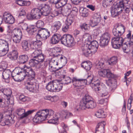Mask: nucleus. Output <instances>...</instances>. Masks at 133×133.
<instances>
[{"label":"nucleus","instance_id":"nucleus-59","mask_svg":"<svg viewBox=\"0 0 133 133\" xmlns=\"http://www.w3.org/2000/svg\"><path fill=\"white\" fill-rule=\"evenodd\" d=\"M121 35H122L125 32V28L124 26L123 25L118 26L116 27Z\"/></svg>","mask_w":133,"mask_h":133},{"label":"nucleus","instance_id":"nucleus-8","mask_svg":"<svg viewBox=\"0 0 133 133\" xmlns=\"http://www.w3.org/2000/svg\"><path fill=\"white\" fill-rule=\"evenodd\" d=\"M41 15L40 10L38 8H35L31 10L30 14H28L26 17L29 19H38L40 18Z\"/></svg>","mask_w":133,"mask_h":133},{"label":"nucleus","instance_id":"nucleus-58","mask_svg":"<svg viewBox=\"0 0 133 133\" xmlns=\"http://www.w3.org/2000/svg\"><path fill=\"white\" fill-rule=\"evenodd\" d=\"M129 43H128V44ZM132 45H131V46H130L129 44L128 45L126 43H124L123 44H122L121 46L124 52H125L127 53V52L126 51V50H128V47H132Z\"/></svg>","mask_w":133,"mask_h":133},{"label":"nucleus","instance_id":"nucleus-7","mask_svg":"<svg viewBox=\"0 0 133 133\" xmlns=\"http://www.w3.org/2000/svg\"><path fill=\"white\" fill-rule=\"evenodd\" d=\"M23 69L20 68H16L12 72L11 76L14 80L18 81L21 79H24L25 73L23 72Z\"/></svg>","mask_w":133,"mask_h":133},{"label":"nucleus","instance_id":"nucleus-27","mask_svg":"<svg viewBox=\"0 0 133 133\" xmlns=\"http://www.w3.org/2000/svg\"><path fill=\"white\" fill-rule=\"evenodd\" d=\"M106 83L110 87L112 90H115L117 87V85L114 83V79H108L106 81Z\"/></svg>","mask_w":133,"mask_h":133},{"label":"nucleus","instance_id":"nucleus-28","mask_svg":"<svg viewBox=\"0 0 133 133\" xmlns=\"http://www.w3.org/2000/svg\"><path fill=\"white\" fill-rule=\"evenodd\" d=\"M40 10L41 15L45 16L48 15L50 12V8L48 5L43 7Z\"/></svg>","mask_w":133,"mask_h":133},{"label":"nucleus","instance_id":"nucleus-17","mask_svg":"<svg viewBox=\"0 0 133 133\" xmlns=\"http://www.w3.org/2000/svg\"><path fill=\"white\" fill-rule=\"evenodd\" d=\"M0 48V56H3L6 55L9 51V44L8 42L5 40Z\"/></svg>","mask_w":133,"mask_h":133},{"label":"nucleus","instance_id":"nucleus-60","mask_svg":"<svg viewBox=\"0 0 133 133\" xmlns=\"http://www.w3.org/2000/svg\"><path fill=\"white\" fill-rule=\"evenodd\" d=\"M19 99L21 101L25 102L28 100V98L27 97L25 96L24 95L22 94L19 95Z\"/></svg>","mask_w":133,"mask_h":133},{"label":"nucleus","instance_id":"nucleus-54","mask_svg":"<svg viewBox=\"0 0 133 133\" xmlns=\"http://www.w3.org/2000/svg\"><path fill=\"white\" fill-rule=\"evenodd\" d=\"M110 36V33L108 32H107L104 33L101 37L109 41Z\"/></svg>","mask_w":133,"mask_h":133},{"label":"nucleus","instance_id":"nucleus-34","mask_svg":"<svg viewBox=\"0 0 133 133\" xmlns=\"http://www.w3.org/2000/svg\"><path fill=\"white\" fill-rule=\"evenodd\" d=\"M59 62L61 63L63 65H65L67 62V59L65 57L62 55H59L57 58Z\"/></svg>","mask_w":133,"mask_h":133},{"label":"nucleus","instance_id":"nucleus-44","mask_svg":"<svg viewBox=\"0 0 133 133\" xmlns=\"http://www.w3.org/2000/svg\"><path fill=\"white\" fill-rule=\"evenodd\" d=\"M105 67L104 62L102 60L98 61V63L96 65V68L97 69L101 70L103 69Z\"/></svg>","mask_w":133,"mask_h":133},{"label":"nucleus","instance_id":"nucleus-55","mask_svg":"<svg viewBox=\"0 0 133 133\" xmlns=\"http://www.w3.org/2000/svg\"><path fill=\"white\" fill-rule=\"evenodd\" d=\"M117 28H114L113 29L112 33L115 37L121 36V35Z\"/></svg>","mask_w":133,"mask_h":133},{"label":"nucleus","instance_id":"nucleus-56","mask_svg":"<svg viewBox=\"0 0 133 133\" xmlns=\"http://www.w3.org/2000/svg\"><path fill=\"white\" fill-rule=\"evenodd\" d=\"M14 35L22 37V35L21 29H15L14 30Z\"/></svg>","mask_w":133,"mask_h":133},{"label":"nucleus","instance_id":"nucleus-21","mask_svg":"<svg viewBox=\"0 0 133 133\" xmlns=\"http://www.w3.org/2000/svg\"><path fill=\"white\" fill-rule=\"evenodd\" d=\"M61 51L62 50L60 48L58 47H54L51 49L50 55L57 59L58 58L59 55H61V54H59Z\"/></svg>","mask_w":133,"mask_h":133},{"label":"nucleus","instance_id":"nucleus-41","mask_svg":"<svg viewBox=\"0 0 133 133\" xmlns=\"http://www.w3.org/2000/svg\"><path fill=\"white\" fill-rule=\"evenodd\" d=\"M81 15L84 17H87L89 14L88 10L86 8H82L80 10Z\"/></svg>","mask_w":133,"mask_h":133},{"label":"nucleus","instance_id":"nucleus-64","mask_svg":"<svg viewBox=\"0 0 133 133\" xmlns=\"http://www.w3.org/2000/svg\"><path fill=\"white\" fill-rule=\"evenodd\" d=\"M33 26H31L29 27L28 29V32L31 35L34 34V30H33Z\"/></svg>","mask_w":133,"mask_h":133},{"label":"nucleus","instance_id":"nucleus-9","mask_svg":"<svg viewBox=\"0 0 133 133\" xmlns=\"http://www.w3.org/2000/svg\"><path fill=\"white\" fill-rule=\"evenodd\" d=\"M35 79H33L27 82L28 85V89L32 92H37L39 91V84L35 83Z\"/></svg>","mask_w":133,"mask_h":133},{"label":"nucleus","instance_id":"nucleus-48","mask_svg":"<svg viewBox=\"0 0 133 133\" xmlns=\"http://www.w3.org/2000/svg\"><path fill=\"white\" fill-rule=\"evenodd\" d=\"M63 66L60 67H58V66L49 65V69L50 71L52 72H55L60 69Z\"/></svg>","mask_w":133,"mask_h":133},{"label":"nucleus","instance_id":"nucleus-18","mask_svg":"<svg viewBox=\"0 0 133 133\" xmlns=\"http://www.w3.org/2000/svg\"><path fill=\"white\" fill-rule=\"evenodd\" d=\"M62 37L61 35L58 34H55L50 38V43L52 44H55L57 43L62 39Z\"/></svg>","mask_w":133,"mask_h":133},{"label":"nucleus","instance_id":"nucleus-37","mask_svg":"<svg viewBox=\"0 0 133 133\" xmlns=\"http://www.w3.org/2000/svg\"><path fill=\"white\" fill-rule=\"evenodd\" d=\"M74 16L72 15H68L65 21L66 25L70 26L74 21Z\"/></svg>","mask_w":133,"mask_h":133},{"label":"nucleus","instance_id":"nucleus-43","mask_svg":"<svg viewBox=\"0 0 133 133\" xmlns=\"http://www.w3.org/2000/svg\"><path fill=\"white\" fill-rule=\"evenodd\" d=\"M109 41L101 37L100 40V45L102 47H104L108 45Z\"/></svg>","mask_w":133,"mask_h":133},{"label":"nucleus","instance_id":"nucleus-40","mask_svg":"<svg viewBox=\"0 0 133 133\" xmlns=\"http://www.w3.org/2000/svg\"><path fill=\"white\" fill-rule=\"evenodd\" d=\"M117 57L116 56H114L109 59L108 61L109 64L113 65L115 64L117 62Z\"/></svg>","mask_w":133,"mask_h":133},{"label":"nucleus","instance_id":"nucleus-36","mask_svg":"<svg viewBox=\"0 0 133 133\" xmlns=\"http://www.w3.org/2000/svg\"><path fill=\"white\" fill-rule=\"evenodd\" d=\"M108 89L106 88H101L98 92V95L101 97H103L107 96L108 94Z\"/></svg>","mask_w":133,"mask_h":133},{"label":"nucleus","instance_id":"nucleus-20","mask_svg":"<svg viewBox=\"0 0 133 133\" xmlns=\"http://www.w3.org/2000/svg\"><path fill=\"white\" fill-rule=\"evenodd\" d=\"M12 72L10 70H6L4 71L2 73V77L5 81L8 83L10 82V78Z\"/></svg>","mask_w":133,"mask_h":133},{"label":"nucleus","instance_id":"nucleus-2","mask_svg":"<svg viewBox=\"0 0 133 133\" xmlns=\"http://www.w3.org/2000/svg\"><path fill=\"white\" fill-rule=\"evenodd\" d=\"M130 2L129 0H122L116 3L111 11L112 16L115 17L121 14L124 9L125 12L128 13L130 11Z\"/></svg>","mask_w":133,"mask_h":133},{"label":"nucleus","instance_id":"nucleus-3","mask_svg":"<svg viewBox=\"0 0 133 133\" xmlns=\"http://www.w3.org/2000/svg\"><path fill=\"white\" fill-rule=\"evenodd\" d=\"M98 46V43L96 41L91 42L89 44H84L81 47L83 53L86 57L94 54L97 51Z\"/></svg>","mask_w":133,"mask_h":133},{"label":"nucleus","instance_id":"nucleus-57","mask_svg":"<svg viewBox=\"0 0 133 133\" xmlns=\"http://www.w3.org/2000/svg\"><path fill=\"white\" fill-rule=\"evenodd\" d=\"M56 59L55 58H52L51 59L49 63V65L51 66H58V62H57V61L55 60Z\"/></svg>","mask_w":133,"mask_h":133},{"label":"nucleus","instance_id":"nucleus-14","mask_svg":"<svg viewBox=\"0 0 133 133\" xmlns=\"http://www.w3.org/2000/svg\"><path fill=\"white\" fill-rule=\"evenodd\" d=\"M1 92L6 96V98L10 103L11 104L13 103V101L12 100L11 101V95L12 92L10 89L5 88H0V93Z\"/></svg>","mask_w":133,"mask_h":133},{"label":"nucleus","instance_id":"nucleus-52","mask_svg":"<svg viewBox=\"0 0 133 133\" xmlns=\"http://www.w3.org/2000/svg\"><path fill=\"white\" fill-rule=\"evenodd\" d=\"M13 41L16 44L19 43L21 41L22 37L14 35L12 37Z\"/></svg>","mask_w":133,"mask_h":133},{"label":"nucleus","instance_id":"nucleus-11","mask_svg":"<svg viewBox=\"0 0 133 133\" xmlns=\"http://www.w3.org/2000/svg\"><path fill=\"white\" fill-rule=\"evenodd\" d=\"M124 41V39L121 36L115 37L112 39L111 43L113 48H119Z\"/></svg>","mask_w":133,"mask_h":133},{"label":"nucleus","instance_id":"nucleus-4","mask_svg":"<svg viewBox=\"0 0 133 133\" xmlns=\"http://www.w3.org/2000/svg\"><path fill=\"white\" fill-rule=\"evenodd\" d=\"M44 58L42 54H40L35 59H31L29 64L31 66H36V68L41 70L46 68L48 65V63L44 62Z\"/></svg>","mask_w":133,"mask_h":133},{"label":"nucleus","instance_id":"nucleus-62","mask_svg":"<svg viewBox=\"0 0 133 133\" xmlns=\"http://www.w3.org/2000/svg\"><path fill=\"white\" fill-rule=\"evenodd\" d=\"M20 26L21 28L22 29L24 30H26L28 31V29L29 28L28 25L26 23H23L21 24Z\"/></svg>","mask_w":133,"mask_h":133},{"label":"nucleus","instance_id":"nucleus-46","mask_svg":"<svg viewBox=\"0 0 133 133\" xmlns=\"http://www.w3.org/2000/svg\"><path fill=\"white\" fill-rule=\"evenodd\" d=\"M128 32V34L127 35V37L128 39H130V42L129 43V45L130 46L133 44V34L131 36V31H129Z\"/></svg>","mask_w":133,"mask_h":133},{"label":"nucleus","instance_id":"nucleus-53","mask_svg":"<svg viewBox=\"0 0 133 133\" xmlns=\"http://www.w3.org/2000/svg\"><path fill=\"white\" fill-rule=\"evenodd\" d=\"M107 69H101L98 71V74L99 76L103 77H106L107 74Z\"/></svg>","mask_w":133,"mask_h":133},{"label":"nucleus","instance_id":"nucleus-29","mask_svg":"<svg viewBox=\"0 0 133 133\" xmlns=\"http://www.w3.org/2000/svg\"><path fill=\"white\" fill-rule=\"evenodd\" d=\"M19 57V60H18L17 62L19 64L25 63L29 59L28 56L25 54L21 55Z\"/></svg>","mask_w":133,"mask_h":133},{"label":"nucleus","instance_id":"nucleus-33","mask_svg":"<svg viewBox=\"0 0 133 133\" xmlns=\"http://www.w3.org/2000/svg\"><path fill=\"white\" fill-rule=\"evenodd\" d=\"M18 54V52L11 51L9 53L8 56L11 60H15L17 59Z\"/></svg>","mask_w":133,"mask_h":133},{"label":"nucleus","instance_id":"nucleus-38","mask_svg":"<svg viewBox=\"0 0 133 133\" xmlns=\"http://www.w3.org/2000/svg\"><path fill=\"white\" fill-rule=\"evenodd\" d=\"M22 46L23 50L25 51H28L30 49V45L28 44L27 41L24 40L22 41L21 43Z\"/></svg>","mask_w":133,"mask_h":133},{"label":"nucleus","instance_id":"nucleus-35","mask_svg":"<svg viewBox=\"0 0 133 133\" xmlns=\"http://www.w3.org/2000/svg\"><path fill=\"white\" fill-rule=\"evenodd\" d=\"M93 21L95 23V25H96L101 20V16L99 13H95L93 16Z\"/></svg>","mask_w":133,"mask_h":133},{"label":"nucleus","instance_id":"nucleus-30","mask_svg":"<svg viewBox=\"0 0 133 133\" xmlns=\"http://www.w3.org/2000/svg\"><path fill=\"white\" fill-rule=\"evenodd\" d=\"M81 87L87 84L88 82L89 83H90L92 82L94 79L90 76H88L86 79H80Z\"/></svg>","mask_w":133,"mask_h":133},{"label":"nucleus","instance_id":"nucleus-6","mask_svg":"<svg viewBox=\"0 0 133 133\" xmlns=\"http://www.w3.org/2000/svg\"><path fill=\"white\" fill-rule=\"evenodd\" d=\"M61 43L62 44L69 47H71L75 45V42L73 37L69 34L64 35L61 39Z\"/></svg>","mask_w":133,"mask_h":133},{"label":"nucleus","instance_id":"nucleus-10","mask_svg":"<svg viewBox=\"0 0 133 133\" xmlns=\"http://www.w3.org/2000/svg\"><path fill=\"white\" fill-rule=\"evenodd\" d=\"M23 70L24 71L23 72L25 73V75L24 76V78L25 77H27V82L35 79V74L33 70L31 68L29 67L25 69H23Z\"/></svg>","mask_w":133,"mask_h":133},{"label":"nucleus","instance_id":"nucleus-13","mask_svg":"<svg viewBox=\"0 0 133 133\" xmlns=\"http://www.w3.org/2000/svg\"><path fill=\"white\" fill-rule=\"evenodd\" d=\"M33 112V111L29 110L26 112L25 110L22 108L17 109L16 110V113L19 116L21 119H22L26 117L29 115L31 114Z\"/></svg>","mask_w":133,"mask_h":133},{"label":"nucleus","instance_id":"nucleus-32","mask_svg":"<svg viewBox=\"0 0 133 133\" xmlns=\"http://www.w3.org/2000/svg\"><path fill=\"white\" fill-rule=\"evenodd\" d=\"M81 66L83 68L87 71L89 70L92 67V64L90 62H84L81 65Z\"/></svg>","mask_w":133,"mask_h":133},{"label":"nucleus","instance_id":"nucleus-39","mask_svg":"<svg viewBox=\"0 0 133 133\" xmlns=\"http://www.w3.org/2000/svg\"><path fill=\"white\" fill-rule=\"evenodd\" d=\"M62 81L64 84H68L71 82V79L69 77L65 75H63L62 76Z\"/></svg>","mask_w":133,"mask_h":133},{"label":"nucleus","instance_id":"nucleus-16","mask_svg":"<svg viewBox=\"0 0 133 133\" xmlns=\"http://www.w3.org/2000/svg\"><path fill=\"white\" fill-rule=\"evenodd\" d=\"M0 48V56H3L6 55L9 51V44L8 42L5 40Z\"/></svg>","mask_w":133,"mask_h":133},{"label":"nucleus","instance_id":"nucleus-25","mask_svg":"<svg viewBox=\"0 0 133 133\" xmlns=\"http://www.w3.org/2000/svg\"><path fill=\"white\" fill-rule=\"evenodd\" d=\"M62 23L59 21H56L53 23L52 26L51 28L52 31L55 32L59 30L62 26Z\"/></svg>","mask_w":133,"mask_h":133},{"label":"nucleus","instance_id":"nucleus-51","mask_svg":"<svg viewBox=\"0 0 133 133\" xmlns=\"http://www.w3.org/2000/svg\"><path fill=\"white\" fill-rule=\"evenodd\" d=\"M36 27L41 29L42 28H43V27L44 25V22L42 20H39L36 23Z\"/></svg>","mask_w":133,"mask_h":133},{"label":"nucleus","instance_id":"nucleus-61","mask_svg":"<svg viewBox=\"0 0 133 133\" xmlns=\"http://www.w3.org/2000/svg\"><path fill=\"white\" fill-rule=\"evenodd\" d=\"M16 3L19 5L22 6L25 5L26 2L22 0H17L16 1Z\"/></svg>","mask_w":133,"mask_h":133},{"label":"nucleus","instance_id":"nucleus-15","mask_svg":"<svg viewBox=\"0 0 133 133\" xmlns=\"http://www.w3.org/2000/svg\"><path fill=\"white\" fill-rule=\"evenodd\" d=\"M3 19L6 23L10 24H13L15 21V19L13 16L6 12L4 14Z\"/></svg>","mask_w":133,"mask_h":133},{"label":"nucleus","instance_id":"nucleus-49","mask_svg":"<svg viewBox=\"0 0 133 133\" xmlns=\"http://www.w3.org/2000/svg\"><path fill=\"white\" fill-rule=\"evenodd\" d=\"M83 38L86 41H91V37L89 33H85L83 35Z\"/></svg>","mask_w":133,"mask_h":133},{"label":"nucleus","instance_id":"nucleus-63","mask_svg":"<svg viewBox=\"0 0 133 133\" xmlns=\"http://www.w3.org/2000/svg\"><path fill=\"white\" fill-rule=\"evenodd\" d=\"M71 12V11L65 8L63 9V15L65 16H67L69 15H70V14Z\"/></svg>","mask_w":133,"mask_h":133},{"label":"nucleus","instance_id":"nucleus-22","mask_svg":"<svg viewBox=\"0 0 133 133\" xmlns=\"http://www.w3.org/2000/svg\"><path fill=\"white\" fill-rule=\"evenodd\" d=\"M42 44L40 40H36V41H32L30 44V48L32 50L37 49L41 47Z\"/></svg>","mask_w":133,"mask_h":133},{"label":"nucleus","instance_id":"nucleus-47","mask_svg":"<svg viewBox=\"0 0 133 133\" xmlns=\"http://www.w3.org/2000/svg\"><path fill=\"white\" fill-rule=\"evenodd\" d=\"M80 27L83 31L88 30L90 29L89 25L85 23L81 25Z\"/></svg>","mask_w":133,"mask_h":133},{"label":"nucleus","instance_id":"nucleus-23","mask_svg":"<svg viewBox=\"0 0 133 133\" xmlns=\"http://www.w3.org/2000/svg\"><path fill=\"white\" fill-rule=\"evenodd\" d=\"M105 122L104 121L99 123L97 125L95 133H104Z\"/></svg>","mask_w":133,"mask_h":133},{"label":"nucleus","instance_id":"nucleus-31","mask_svg":"<svg viewBox=\"0 0 133 133\" xmlns=\"http://www.w3.org/2000/svg\"><path fill=\"white\" fill-rule=\"evenodd\" d=\"M80 80V79L76 77H73L72 80L74 86L75 87H77L78 89L80 88L81 87Z\"/></svg>","mask_w":133,"mask_h":133},{"label":"nucleus","instance_id":"nucleus-42","mask_svg":"<svg viewBox=\"0 0 133 133\" xmlns=\"http://www.w3.org/2000/svg\"><path fill=\"white\" fill-rule=\"evenodd\" d=\"M95 115L98 118H103L105 117V113L101 109L98 110L96 112Z\"/></svg>","mask_w":133,"mask_h":133},{"label":"nucleus","instance_id":"nucleus-45","mask_svg":"<svg viewBox=\"0 0 133 133\" xmlns=\"http://www.w3.org/2000/svg\"><path fill=\"white\" fill-rule=\"evenodd\" d=\"M54 82H49L46 86V89L50 91L54 92Z\"/></svg>","mask_w":133,"mask_h":133},{"label":"nucleus","instance_id":"nucleus-1","mask_svg":"<svg viewBox=\"0 0 133 133\" xmlns=\"http://www.w3.org/2000/svg\"><path fill=\"white\" fill-rule=\"evenodd\" d=\"M54 111L52 110L45 109L38 111L33 119V122L35 123H39L44 120L47 118H52L48 121L49 123L55 124H58V118L56 115L54 114Z\"/></svg>","mask_w":133,"mask_h":133},{"label":"nucleus","instance_id":"nucleus-5","mask_svg":"<svg viewBox=\"0 0 133 133\" xmlns=\"http://www.w3.org/2000/svg\"><path fill=\"white\" fill-rule=\"evenodd\" d=\"M79 106L81 110H84L86 109H92L95 108L96 106V104L93 101L92 97L86 94L81 101Z\"/></svg>","mask_w":133,"mask_h":133},{"label":"nucleus","instance_id":"nucleus-19","mask_svg":"<svg viewBox=\"0 0 133 133\" xmlns=\"http://www.w3.org/2000/svg\"><path fill=\"white\" fill-rule=\"evenodd\" d=\"M95 78H93V79H94V80H93L92 82H93L94 83H92L91 85L93 90L98 93V92L101 88V86L98 79H95Z\"/></svg>","mask_w":133,"mask_h":133},{"label":"nucleus","instance_id":"nucleus-50","mask_svg":"<svg viewBox=\"0 0 133 133\" xmlns=\"http://www.w3.org/2000/svg\"><path fill=\"white\" fill-rule=\"evenodd\" d=\"M35 51L32 54V56L34 58H36L40 54H42L41 51L37 49L34 50Z\"/></svg>","mask_w":133,"mask_h":133},{"label":"nucleus","instance_id":"nucleus-12","mask_svg":"<svg viewBox=\"0 0 133 133\" xmlns=\"http://www.w3.org/2000/svg\"><path fill=\"white\" fill-rule=\"evenodd\" d=\"M3 118V115L0 113V124L2 126L5 125L10 126L15 122V120L9 115L7 116V118L4 121H1Z\"/></svg>","mask_w":133,"mask_h":133},{"label":"nucleus","instance_id":"nucleus-26","mask_svg":"<svg viewBox=\"0 0 133 133\" xmlns=\"http://www.w3.org/2000/svg\"><path fill=\"white\" fill-rule=\"evenodd\" d=\"M40 30L41 32V35L44 39H46L50 36V31L48 29L45 28H42Z\"/></svg>","mask_w":133,"mask_h":133},{"label":"nucleus","instance_id":"nucleus-24","mask_svg":"<svg viewBox=\"0 0 133 133\" xmlns=\"http://www.w3.org/2000/svg\"><path fill=\"white\" fill-rule=\"evenodd\" d=\"M54 92L59 91L62 89L63 87V84L59 82L58 80H56L54 82Z\"/></svg>","mask_w":133,"mask_h":133}]
</instances>
